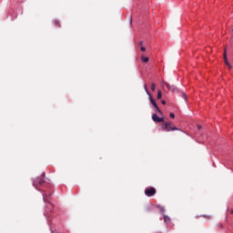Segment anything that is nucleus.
Here are the masks:
<instances>
[{"instance_id": "f257e3e1", "label": "nucleus", "mask_w": 233, "mask_h": 233, "mask_svg": "<svg viewBox=\"0 0 233 233\" xmlns=\"http://www.w3.org/2000/svg\"><path fill=\"white\" fill-rule=\"evenodd\" d=\"M144 88H145V91L147 92V96H149L150 103L156 108L157 112H158V114H160V115L163 114L161 109H159V106H157V103H156V100L154 99V97H152V95H150V92L148 91V88L147 87V85L144 86Z\"/></svg>"}, {"instance_id": "f03ea898", "label": "nucleus", "mask_w": 233, "mask_h": 233, "mask_svg": "<svg viewBox=\"0 0 233 233\" xmlns=\"http://www.w3.org/2000/svg\"><path fill=\"white\" fill-rule=\"evenodd\" d=\"M162 129L165 130V132H172L174 130H179V128H177L176 126H174L170 122L164 123V125L162 126Z\"/></svg>"}, {"instance_id": "7ed1b4c3", "label": "nucleus", "mask_w": 233, "mask_h": 233, "mask_svg": "<svg viewBox=\"0 0 233 233\" xmlns=\"http://www.w3.org/2000/svg\"><path fill=\"white\" fill-rule=\"evenodd\" d=\"M37 185H39L40 187H43V185H45V180L41 177H36L33 180V186L35 187V188H37Z\"/></svg>"}, {"instance_id": "20e7f679", "label": "nucleus", "mask_w": 233, "mask_h": 233, "mask_svg": "<svg viewBox=\"0 0 233 233\" xmlns=\"http://www.w3.org/2000/svg\"><path fill=\"white\" fill-rule=\"evenodd\" d=\"M157 190L155 187H148L145 190V194L147 198H152V196H156Z\"/></svg>"}, {"instance_id": "39448f33", "label": "nucleus", "mask_w": 233, "mask_h": 233, "mask_svg": "<svg viewBox=\"0 0 233 233\" xmlns=\"http://www.w3.org/2000/svg\"><path fill=\"white\" fill-rule=\"evenodd\" d=\"M164 85L167 86V89L170 90V92H178L177 86H176L175 85H170L167 82H165Z\"/></svg>"}, {"instance_id": "423d86ee", "label": "nucleus", "mask_w": 233, "mask_h": 233, "mask_svg": "<svg viewBox=\"0 0 233 233\" xmlns=\"http://www.w3.org/2000/svg\"><path fill=\"white\" fill-rule=\"evenodd\" d=\"M152 119L155 123H163V121H164L163 117L157 116V114H153Z\"/></svg>"}, {"instance_id": "0eeeda50", "label": "nucleus", "mask_w": 233, "mask_h": 233, "mask_svg": "<svg viewBox=\"0 0 233 233\" xmlns=\"http://www.w3.org/2000/svg\"><path fill=\"white\" fill-rule=\"evenodd\" d=\"M224 62L227 65V66H228V68H232V66L230 65V63H228V59L227 58V48L224 49Z\"/></svg>"}, {"instance_id": "6e6552de", "label": "nucleus", "mask_w": 233, "mask_h": 233, "mask_svg": "<svg viewBox=\"0 0 233 233\" xmlns=\"http://www.w3.org/2000/svg\"><path fill=\"white\" fill-rule=\"evenodd\" d=\"M141 61H142V63H148L149 58L147 56H141Z\"/></svg>"}, {"instance_id": "1a4fd4ad", "label": "nucleus", "mask_w": 233, "mask_h": 233, "mask_svg": "<svg viewBox=\"0 0 233 233\" xmlns=\"http://www.w3.org/2000/svg\"><path fill=\"white\" fill-rule=\"evenodd\" d=\"M164 221H165V223H170V218L164 216Z\"/></svg>"}, {"instance_id": "9d476101", "label": "nucleus", "mask_w": 233, "mask_h": 233, "mask_svg": "<svg viewBox=\"0 0 233 233\" xmlns=\"http://www.w3.org/2000/svg\"><path fill=\"white\" fill-rule=\"evenodd\" d=\"M161 97H162L161 90H158V91H157V99H161Z\"/></svg>"}, {"instance_id": "9b49d317", "label": "nucleus", "mask_w": 233, "mask_h": 233, "mask_svg": "<svg viewBox=\"0 0 233 233\" xmlns=\"http://www.w3.org/2000/svg\"><path fill=\"white\" fill-rule=\"evenodd\" d=\"M151 90H152V92H156V84L155 83L151 84Z\"/></svg>"}, {"instance_id": "f8f14e48", "label": "nucleus", "mask_w": 233, "mask_h": 233, "mask_svg": "<svg viewBox=\"0 0 233 233\" xmlns=\"http://www.w3.org/2000/svg\"><path fill=\"white\" fill-rule=\"evenodd\" d=\"M55 25H56V26H58V27H60L61 26V24L59 23V21L58 20H55Z\"/></svg>"}, {"instance_id": "ddd939ff", "label": "nucleus", "mask_w": 233, "mask_h": 233, "mask_svg": "<svg viewBox=\"0 0 233 233\" xmlns=\"http://www.w3.org/2000/svg\"><path fill=\"white\" fill-rule=\"evenodd\" d=\"M50 194H45V196H44V201H46V198H50Z\"/></svg>"}, {"instance_id": "4468645a", "label": "nucleus", "mask_w": 233, "mask_h": 233, "mask_svg": "<svg viewBox=\"0 0 233 233\" xmlns=\"http://www.w3.org/2000/svg\"><path fill=\"white\" fill-rule=\"evenodd\" d=\"M169 117H171V119H174V117H176V115H174V113H170Z\"/></svg>"}, {"instance_id": "2eb2a0df", "label": "nucleus", "mask_w": 233, "mask_h": 233, "mask_svg": "<svg viewBox=\"0 0 233 233\" xmlns=\"http://www.w3.org/2000/svg\"><path fill=\"white\" fill-rule=\"evenodd\" d=\"M182 96H183L185 101H187L188 98L187 97V94L183 93Z\"/></svg>"}, {"instance_id": "dca6fc26", "label": "nucleus", "mask_w": 233, "mask_h": 233, "mask_svg": "<svg viewBox=\"0 0 233 233\" xmlns=\"http://www.w3.org/2000/svg\"><path fill=\"white\" fill-rule=\"evenodd\" d=\"M141 52H146L147 48L145 46L140 47Z\"/></svg>"}, {"instance_id": "f3484780", "label": "nucleus", "mask_w": 233, "mask_h": 233, "mask_svg": "<svg viewBox=\"0 0 233 233\" xmlns=\"http://www.w3.org/2000/svg\"><path fill=\"white\" fill-rule=\"evenodd\" d=\"M161 103H162V105H167V101H165V100H162Z\"/></svg>"}, {"instance_id": "a211bd4d", "label": "nucleus", "mask_w": 233, "mask_h": 233, "mask_svg": "<svg viewBox=\"0 0 233 233\" xmlns=\"http://www.w3.org/2000/svg\"><path fill=\"white\" fill-rule=\"evenodd\" d=\"M142 45H143V41H140L139 46H142Z\"/></svg>"}, {"instance_id": "6ab92c4d", "label": "nucleus", "mask_w": 233, "mask_h": 233, "mask_svg": "<svg viewBox=\"0 0 233 233\" xmlns=\"http://www.w3.org/2000/svg\"><path fill=\"white\" fill-rule=\"evenodd\" d=\"M198 130H201V126H198Z\"/></svg>"}, {"instance_id": "aec40b11", "label": "nucleus", "mask_w": 233, "mask_h": 233, "mask_svg": "<svg viewBox=\"0 0 233 233\" xmlns=\"http://www.w3.org/2000/svg\"><path fill=\"white\" fill-rule=\"evenodd\" d=\"M42 177H45V173L42 174Z\"/></svg>"}, {"instance_id": "412c9836", "label": "nucleus", "mask_w": 233, "mask_h": 233, "mask_svg": "<svg viewBox=\"0 0 233 233\" xmlns=\"http://www.w3.org/2000/svg\"><path fill=\"white\" fill-rule=\"evenodd\" d=\"M130 23H132V18L130 19Z\"/></svg>"}, {"instance_id": "4be33fe9", "label": "nucleus", "mask_w": 233, "mask_h": 233, "mask_svg": "<svg viewBox=\"0 0 233 233\" xmlns=\"http://www.w3.org/2000/svg\"><path fill=\"white\" fill-rule=\"evenodd\" d=\"M231 214H233V209L231 210Z\"/></svg>"}]
</instances>
